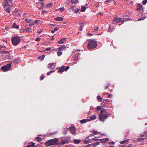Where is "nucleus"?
<instances>
[{
	"label": "nucleus",
	"mask_w": 147,
	"mask_h": 147,
	"mask_svg": "<svg viewBox=\"0 0 147 147\" xmlns=\"http://www.w3.org/2000/svg\"><path fill=\"white\" fill-rule=\"evenodd\" d=\"M88 47L89 49H92L96 48L97 46L96 41L94 39H90L88 40Z\"/></svg>",
	"instance_id": "1"
},
{
	"label": "nucleus",
	"mask_w": 147,
	"mask_h": 147,
	"mask_svg": "<svg viewBox=\"0 0 147 147\" xmlns=\"http://www.w3.org/2000/svg\"><path fill=\"white\" fill-rule=\"evenodd\" d=\"M58 140L57 138L53 139H50L47 141L45 143V145L47 146L50 145H56L58 144Z\"/></svg>",
	"instance_id": "2"
},
{
	"label": "nucleus",
	"mask_w": 147,
	"mask_h": 147,
	"mask_svg": "<svg viewBox=\"0 0 147 147\" xmlns=\"http://www.w3.org/2000/svg\"><path fill=\"white\" fill-rule=\"evenodd\" d=\"M20 41V38L18 36L13 37L11 39L12 42L14 46L18 45Z\"/></svg>",
	"instance_id": "3"
},
{
	"label": "nucleus",
	"mask_w": 147,
	"mask_h": 147,
	"mask_svg": "<svg viewBox=\"0 0 147 147\" xmlns=\"http://www.w3.org/2000/svg\"><path fill=\"white\" fill-rule=\"evenodd\" d=\"M5 48V47L4 46H1L0 47V54H1V56H3V54H2V53L5 55H6L9 54L10 53V51H6L4 50Z\"/></svg>",
	"instance_id": "4"
},
{
	"label": "nucleus",
	"mask_w": 147,
	"mask_h": 147,
	"mask_svg": "<svg viewBox=\"0 0 147 147\" xmlns=\"http://www.w3.org/2000/svg\"><path fill=\"white\" fill-rule=\"evenodd\" d=\"M11 66V63L7 64L6 65L2 66L1 67V69L2 71H6L10 69Z\"/></svg>",
	"instance_id": "5"
},
{
	"label": "nucleus",
	"mask_w": 147,
	"mask_h": 147,
	"mask_svg": "<svg viewBox=\"0 0 147 147\" xmlns=\"http://www.w3.org/2000/svg\"><path fill=\"white\" fill-rule=\"evenodd\" d=\"M115 22L117 23H121V24H123L125 22V21L121 18H115L113 19L112 22L113 24H115Z\"/></svg>",
	"instance_id": "6"
},
{
	"label": "nucleus",
	"mask_w": 147,
	"mask_h": 147,
	"mask_svg": "<svg viewBox=\"0 0 147 147\" xmlns=\"http://www.w3.org/2000/svg\"><path fill=\"white\" fill-rule=\"evenodd\" d=\"M69 68V66H67L65 68L64 65H63L61 67L58 72L59 73H62L64 71H67Z\"/></svg>",
	"instance_id": "7"
},
{
	"label": "nucleus",
	"mask_w": 147,
	"mask_h": 147,
	"mask_svg": "<svg viewBox=\"0 0 147 147\" xmlns=\"http://www.w3.org/2000/svg\"><path fill=\"white\" fill-rule=\"evenodd\" d=\"M108 117L107 114H103L102 115L99 116V120L101 121H104Z\"/></svg>",
	"instance_id": "8"
},
{
	"label": "nucleus",
	"mask_w": 147,
	"mask_h": 147,
	"mask_svg": "<svg viewBox=\"0 0 147 147\" xmlns=\"http://www.w3.org/2000/svg\"><path fill=\"white\" fill-rule=\"evenodd\" d=\"M90 139L89 138V137H88L84 140V143L87 144L88 143L92 142V141H90Z\"/></svg>",
	"instance_id": "9"
},
{
	"label": "nucleus",
	"mask_w": 147,
	"mask_h": 147,
	"mask_svg": "<svg viewBox=\"0 0 147 147\" xmlns=\"http://www.w3.org/2000/svg\"><path fill=\"white\" fill-rule=\"evenodd\" d=\"M63 19V18L60 17H57L54 19L55 20L57 21H62Z\"/></svg>",
	"instance_id": "10"
},
{
	"label": "nucleus",
	"mask_w": 147,
	"mask_h": 147,
	"mask_svg": "<svg viewBox=\"0 0 147 147\" xmlns=\"http://www.w3.org/2000/svg\"><path fill=\"white\" fill-rule=\"evenodd\" d=\"M97 99L99 102H100L102 101V98L99 95L98 96H97Z\"/></svg>",
	"instance_id": "11"
},
{
	"label": "nucleus",
	"mask_w": 147,
	"mask_h": 147,
	"mask_svg": "<svg viewBox=\"0 0 147 147\" xmlns=\"http://www.w3.org/2000/svg\"><path fill=\"white\" fill-rule=\"evenodd\" d=\"M90 121L89 119H84L80 121V123H84Z\"/></svg>",
	"instance_id": "12"
},
{
	"label": "nucleus",
	"mask_w": 147,
	"mask_h": 147,
	"mask_svg": "<svg viewBox=\"0 0 147 147\" xmlns=\"http://www.w3.org/2000/svg\"><path fill=\"white\" fill-rule=\"evenodd\" d=\"M70 129H69V130L71 132L72 134H74L75 133V128L73 127H70Z\"/></svg>",
	"instance_id": "13"
},
{
	"label": "nucleus",
	"mask_w": 147,
	"mask_h": 147,
	"mask_svg": "<svg viewBox=\"0 0 147 147\" xmlns=\"http://www.w3.org/2000/svg\"><path fill=\"white\" fill-rule=\"evenodd\" d=\"M105 112V109H102L100 112V114L99 116L102 115H103V113Z\"/></svg>",
	"instance_id": "14"
},
{
	"label": "nucleus",
	"mask_w": 147,
	"mask_h": 147,
	"mask_svg": "<svg viewBox=\"0 0 147 147\" xmlns=\"http://www.w3.org/2000/svg\"><path fill=\"white\" fill-rule=\"evenodd\" d=\"M86 7L84 6H81V11L82 12H84L86 10Z\"/></svg>",
	"instance_id": "15"
},
{
	"label": "nucleus",
	"mask_w": 147,
	"mask_h": 147,
	"mask_svg": "<svg viewBox=\"0 0 147 147\" xmlns=\"http://www.w3.org/2000/svg\"><path fill=\"white\" fill-rule=\"evenodd\" d=\"M8 1L9 0H5V3H4L3 5L5 7L9 5L8 4Z\"/></svg>",
	"instance_id": "16"
},
{
	"label": "nucleus",
	"mask_w": 147,
	"mask_h": 147,
	"mask_svg": "<svg viewBox=\"0 0 147 147\" xmlns=\"http://www.w3.org/2000/svg\"><path fill=\"white\" fill-rule=\"evenodd\" d=\"M74 141L75 144H78L80 142V141L78 139H75Z\"/></svg>",
	"instance_id": "17"
},
{
	"label": "nucleus",
	"mask_w": 147,
	"mask_h": 147,
	"mask_svg": "<svg viewBox=\"0 0 147 147\" xmlns=\"http://www.w3.org/2000/svg\"><path fill=\"white\" fill-rule=\"evenodd\" d=\"M12 26L13 28L16 29H18L19 28V26L18 25H17L15 23H14L13 24Z\"/></svg>",
	"instance_id": "18"
},
{
	"label": "nucleus",
	"mask_w": 147,
	"mask_h": 147,
	"mask_svg": "<svg viewBox=\"0 0 147 147\" xmlns=\"http://www.w3.org/2000/svg\"><path fill=\"white\" fill-rule=\"evenodd\" d=\"M96 117V116L95 115H94L91 116L90 117V119L91 120H93L95 119Z\"/></svg>",
	"instance_id": "19"
},
{
	"label": "nucleus",
	"mask_w": 147,
	"mask_h": 147,
	"mask_svg": "<svg viewBox=\"0 0 147 147\" xmlns=\"http://www.w3.org/2000/svg\"><path fill=\"white\" fill-rule=\"evenodd\" d=\"M64 43V41L63 40V38H61L60 40H59L57 42L58 44H63Z\"/></svg>",
	"instance_id": "20"
},
{
	"label": "nucleus",
	"mask_w": 147,
	"mask_h": 147,
	"mask_svg": "<svg viewBox=\"0 0 147 147\" xmlns=\"http://www.w3.org/2000/svg\"><path fill=\"white\" fill-rule=\"evenodd\" d=\"M25 21L27 23H30L31 22H32V19H26L25 20Z\"/></svg>",
	"instance_id": "21"
},
{
	"label": "nucleus",
	"mask_w": 147,
	"mask_h": 147,
	"mask_svg": "<svg viewBox=\"0 0 147 147\" xmlns=\"http://www.w3.org/2000/svg\"><path fill=\"white\" fill-rule=\"evenodd\" d=\"M74 58L75 60H77L78 58V54H75L74 55Z\"/></svg>",
	"instance_id": "22"
},
{
	"label": "nucleus",
	"mask_w": 147,
	"mask_h": 147,
	"mask_svg": "<svg viewBox=\"0 0 147 147\" xmlns=\"http://www.w3.org/2000/svg\"><path fill=\"white\" fill-rule=\"evenodd\" d=\"M65 46L63 45L62 47H60L59 48L57 49H60L62 50H63L65 49Z\"/></svg>",
	"instance_id": "23"
},
{
	"label": "nucleus",
	"mask_w": 147,
	"mask_h": 147,
	"mask_svg": "<svg viewBox=\"0 0 147 147\" xmlns=\"http://www.w3.org/2000/svg\"><path fill=\"white\" fill-rule=\"evenodd\" d=\"M108 140V139H105V140H104V139H99V140H100V142L102 143H105Z\"/></svg>",
	"instance_id": "24"
},
{
	"label": "nucleus",
	"mask_w": 147,
	"mask_h": 147,
	"mask_svg": "<svg viewBox=\"0 0 147 147\" xmlns=\"http://www.w3.org/2000/svg\"><path fill=\"white\" fill-rule=\"evenodd\" d=\"M52 3L51 2H50L49 3L45 5V6L46 7H50L52 6Z\"/></svg>",
	"instance_id": "25"
},
{
	"label": "nucleus",
	"mask_w": 147,
	"mask_h": 147,
	"mask_svg": "<svg viewBox=\"0 0 147 147\" xmlns=\"http://www.w3.org/2000/svg\"><path fill=\"white\" fill-rule=\"evenodd\" d=\"M128 141V140H125L123 141L120 142V143L121 144H125V143H126Z\"/></svg>",
	"instance_id": "26"
},
{
	"label": "nucleus",
	"mask_w": 147,
	"mask_h": 147,
	"mask_svg": "<svg viewBox=\"0 0 147 147\" xmlns=\"http://www.w3.org/2000/svg\"><path fill=\"white\" fill-rule=\"evenodd\" d=\"M96 112H97L100 110L101 109V107L99 106H97L96 108Z\"/></svg>",
	"instance_id": "27"
},
{
	"label": "nucleus",
	"mask_w": 147,
	"mask_h": 147,
	"mask_svg": "<svg viewBox=\"0 0 147 147\" xmlns=\"http://www.w3.org/2000/svg\"><path fill=\"white\" fill-rule=\"evenodd\" d=\"M6 11L8 13H9L10 12V9L9 7H7L5 9Z\"/></svg>",
	"instance_id": "28"
},
{
	"label": "nucleus",
	"mask_w": 147,
	"mask_h": 147,
	"mask_svg": "<svg viewBox=\"0 0 147 147\" xmlns=\"http://www.w3.org/2000/svg\"><path fill=\"white\" fill-rule=\"evenodd\" d=\"M146 18V17H143L142 18H139L138 19V21H140L141 20H144Z\"/></svg>",
	"instance_id": "29"
},
{
	"label": "nucleus",
	"mask_w": 147,
	"mask_h": 147,
	"mask_svg": "<svg viewBox=\"0 0 147 147\" xmlns=\"http://www.w3.org/2000/svg\"><path fill=\"white\" fill-rule=\"evenodd\" d=\"M62 53V52L61 51H59L57 53V54L59 56L61 55Z\"/></svg>",
	"instance_id": "30"
},
{
	"label": "nucleus",
	"mask_w": 147,
	"mask_h": 147,
	"mask_svg": "<svg viewBox=\"0 0 147 147\" xmlns=\"http://www.w3.org/2000/svg\"><path fill=\"white\" fill-rule=\"evenodd\" d=\"M68 142V141L67 140H63L62 142L61 143L63 144H65L67 143Z\"/></svg>",
	"instance_id": "31"
},
{
	"label": "nucleus",
	"mask_w": 147,
	"mask_h": 147,
	"mask_svg": "<svg viewBox=\"0 0 147 147\" xmlns=\"http://www.w3.org/2000/svg\"><path fill=\"white\" fill-rule=\"evenodd\" d=\"M99 29V28L98 26H96L94 28V29L93 30H94V31H97Z\"/></svg>",
	"instance_id": "32"
},
{
	"label": "nucleus",
	"mask_w": 147,
	"mask_h": 147,
	"mask_svg": "<svg viewBox=\"0 0 147 147\" xmlns=\"http://www.w3.org/2000/svg\"><path fill=\"white\" fill-rule=\"evenodd\" d=\"M146 138H140L139 140H138L140 141V142H141V141H143L144 140V139H146Z\"/></svg>",
	"instance_id": "33"
},
{
	"label": "nucleus",
	"mask_w": 147,
	"mask_h": 147,
	"mask_svg": "<svg viewBox=\"0 0 147 147\" xmlns=\"http://www.w3.org/2000/svg\"><path fill=\"white\" fill-rule=\"evenodd\" d=\"M100 142H97L95 143H94L92 145L94 146H96L97 145H98L99 143H100Z\"/></svg>",
	"instance_id": "34"
},
{
	"label": "nucleus",
	"mask_w": 147,
	"mask_h": 147,
	"mask_svg": "<svg viewBox=\"0 0 147 147\" xmlns=\"http://www.w3.org/2000/svg\"><path fill=\"white\" fill-rule=\"evenodd\" d=\"M147 3V0H144L142 1V3L143 5H145Z\"/></svg>",
	"instance_id": "35"
},
{
	"label": "nucleus",
	"mask_w": 147,
	"mask_h": 147,
	"mask_svg": "<svg viewBox=\"0 0 147 147\" xmlns=\"http://www.w3.org/2000/svg\"><path fill=\"white\" fill-rule=\"evenodd\" d=\"M54 71H50L48 72L47 73V74L48 75H50L53 72H54Z\"/></svg>",
	"instance_id": "36"
},
{
	"label": "nucleus",
	"mask_w": 147,
	"mask_h": 147,
	"mask_svg": "<svg viewBox=\"0 0 147 147\" xmlns=\"http://www.w3.org/2000/svg\"><path fill=\"white\" fill-rule=\"evenodd\" d=\"M59 9L61 12H63L64 11V7H61L59 8Z\"/></svg>",
	"instance_id": "37"
},
{
	"label": "nucleus",
	"mask_w": 147,
	"mask_h": 147,
	"mask_svg": "<svg viewBox=\"0 0 147 147\" xmlns=\"http://www.w3.org/2000/svg\"><path fill=\"white\" fill-rule=\"evenodd\" d=\"M142 7H138V8H137V10L138 11H140L142 10Z\"/></svg>",
	"instance_id": "38"
},
{
	"label": "nucleus",
	"mask_w": 147,
	"mask_h": 147,
	"mask_svg": "<svg viewBox=\"0 0 147 147\" xmlns=\"http://www.w3.org/2000/svg\"><path fill=\"white\" fill-rule=\"evenodd\" d=\"M45 77V76L44 75H42L40 77V79L41 80H42L44 79Z\"/></svg>",
	"instance_id": "39"
},
{
	"label": "nucleus",
	"mask_w": 147,
	"mask_h": 147,
	"mask_svg": "<svg viewBox=\"0 0 147 147\" xmlns=\"http://www.w3.org/2000/svg\"><path fill=\"white\" fill-rule=\"evenodd\" d=\"M30 30V28H25V31L26 32L29 31Z\"/></svg>",
	"instance_id": "40"
},
{
	"label": "nucleus",
	"mask_w": 147,
	"mask_h": 147,
	"mask_svg": "<svg viewBox=\"0 0 147 147\" xmlns=\"http://www.w3.org/2000/svg\"><path fill=\"white\" fill-rule=\"evenodd\" d=\"M36 139L38 141H39L41 140V138L39 137H36Z\"/></svg>",
	"instance_id": "41"
},
{
	"label": "nucleus",
	"mask_w": 147,
	"mask_h": 147,
	"mask_svg": "<svg viewBox=\"0 0 147 147\" xmlns=\"http://www.w3.org/2000/svg\"><path fill=\"white\" fill-rule=\"evenodd\" d=\"M40 40V38L39 37H37L36 38V40L37 41H39Z\"/></svg>",
	"instance_id": "42"
},
{
	"label": "nucleus",
	"mask_w": 147,
	"mask_h": 147,
	"mask_svg": "<svg viewBox=\"0 0 147 147\" xmlns=\"http://www.w3.org/2000/svg\"><path fill=\"white\" fill-rule=\"evenodd\" d=\"M111 1V2H114V0H108L107 1H106L105 2L107 3H108L109 2Z\"/></svg>",
	"instance_id": "43"
},
{
	"label": "nucleus",
	"mask_w": 147,
	"mask_h": 147,
	"mask_svg": "<svg viewBox=\"0 0 147 147\" xmlns=\"http://www.w3.org/2000/svg\"><path fill=\"white\" fill-rule=\"evenodd\" d=\"M9 55H9H5V56L8 59H10L11 58V57Z\"/></svg>",
	"instance_id": "44"
},
{
	"label": "nucleus",
	"mask_w": 147,
	"mask_h": 147,
	"mask_svg": "<svg viewBox=\"0 0 147 147\" xmlns=\"http://www.w3.org/2000/svg\"><path fill=\"white\" fill-rule=\"evenodd\" d=\"M80 10V9H77L74 12L75 13H76L79 12V11Z\"/></svg>",
	"instance_id": "45"
},
{
	"label": "nucleus",
	"mask_w": 147,
	"mask_h": 147,
	"mask_svg": "<svg viewBox=\"0 0 147 147\" xmlns=\"http://www.w3.org/2000/svg\"><path fill=\"white\" fill-rule=\"evenodd\" d=\"M47 12V11H45V10L42 9V12L41 14H42L43 13H45L46 12Z\"/></svg>",
	"instance_id": "46"
},
{
	"label": "nucleus",
	"mask_w": 147,
	"mask_h": 147,
	"mask_svg": "<svg viewBox=\"0 0 147 147\" xmlns=\"http://www.w3.org/2000/svg\"><path fill=\"white\" fill-rule=\"evenodd\" d=\"M34 24V23L32 22H31L29 25V26L30 27H31Z\"/></svg>",
	"instance_id": "47"
},
{
	"label": "nucleus",
	"mask_w": 147,
	"mask_h": 147,
	"mask_svg": "<svg viewBox=\"0 0 147 147\" xmlns=\"http://www.w3.org/2000/svg\"><path fill=\"white\" fill-rule=\"evenodd\" d=\"M51 49V47H48L46 48V50L47 51H50Z\"/></svg>",
	"instance_id": "48"
},
{
	"label": "nucleus",
	"mask_w": 147,
	"mask_h": 147,
	"mask_svg": "<svg viewBox=\"0 0 147 147\" xmlns=\"http://www.w3.org/2000/svg\"><path fill=\"white\" fill-rule=\"evenodd\" d=\"M41 5L42 6H45V4L43 2H42L41 3Z\"/></svg>",
	"instance_id": "49"
},
{
	"label": "nucleus",
	"mask_w": 147,
	"mask_h": 147,
	"mask_svg": "<svg viewBox=\"0 0 147 147\" xmlns=\"http://www.w3.org/2000/svg\"><path fill=\"white\" fill-rule=\"evenodd\" d=\"M58 30V28H57L56 27V28H54V30L55 31H57Z\"/></svg>",
	"instance_id": "50"
},
{
	"label": "nucleus",
	"mask_w": 147,
	"mask_h": 147,
	"mask_svg": "<svg viewBox=\"0 0 147 147\" xmlns=\"http://www.w3.org/2000/svg\"><path fill=\"white\" fill-rule=\"evenodd\" d=\"M98 133V132H96V131H94L93 132V134L94 135H96Z\"/></svg>",
	"instance_id": "51"
},
{
	"label": "nucleus",
	"mask_w": 147,
	"mask_h": 147,
	"mask_svg": "<svg viewBox=\"0 0 147 147\" xmlns=\"http://www.w3.org/2000/svg\"><path fill=\"white\" fill-rule=\"evenodd\" d=\"M92 140H94L95 141H96L99 139L96 138H93Z\"/></svg>",
	"instance_id": "52"
},
{
	"label": "nucleus",
	"mask_w": 147,
	"mask_h": 147,
	"mask_svg": "<svg viewBox=\"0 0 147 147\" xmlns=\"http://www.w3.org/2000/svg\"><path fill=\"white\" fill-rule=\"evenodd\" d=\"M114 142H110L109 143V144H114Z\"/></svg>",
	"instance_id": "53"
},
{
	"label": "nucleus",
	"mask_w": 147,
	"mask_h": 147,
	"mask_svg": "<svg viewBox=\"0 0 147 147\" xmlns=\"http://www.w3.org/2000/svg\"><path fill=\"white\" fill-rule=\"evenodd\" d=\"M108 88V86L107 85H105V89H107Z\"/></svg>",
	"instance_id": "54"
},
{
	"label": "nucleus",
	"mask_w": 147,
	"mask_h": 147,
	"mask_svg": "<svg viewBox=\"0 0 147 147\" xmlns=\"http://www.w3.org/2000/svg\"><path fill=\"white\" fill-rule=\"evenodd\" d=\"M39 20H36L35 21V23L36 24V23H38V22Z\"/></svg>",
	"instance_id": "55"
},
{
	"label": "nucleus",
	"mask_w": 147,
	"mask_h": 147,
	"mask_svg": "<svg viewBox=\"0 0 147 147\" xmlns=\"http://www.w3.org/2000/svg\"><path fill=\"white\" fill-rule=\"evenodd\" d=\"M42 32V30H40L38 32V33L39 34H40Z\"/></svg>",
	"instance_id": "56"
},
{
	"label": "nucleus",
	"mask_w": 147,
	"mask_h": 147,
	"mask_svg": "<svg viewBox=\"0 0 147 147\" xmlns=\"http://www.w3.org/2000/svg\"><path fill=\"white\" fill-rule=\"evenodd\" d=\"M63 40L64 41V42H65V41H66V38H63Z\"/></svg>",
	"instance_id": "57"
},
{
	"label": "nucleus",
	"mask_w": 147,
	"mask_h": 147,
	"mask_svg": "<svg viewBox=\"0 0 147 147\" xmlns=\"http://www.w3.org/2000/svg\"><path fill=\"white\" fill-rule=\"evenodd\" d=\"M67 131H64V132H63V134L64 135H66L67 134Z\"/></svg>",
	"instance_id": "58"
},
{
	"label": "nucleus",
	"mask_w": 147,
	"mask_h": 147,
	"mask_svg": "<svg viewBox=\"0 0 147 147\" xmlns=\"http://www.w3.org/2000/svg\"><path fill=\"white\" fill-rule=\"evenodd\" d=\"M80 29L81 30H82V26H80Z\"/></svg>",
	"instance_id": "59"
},
{
	"label": "nucleus",
	"mask_w": 147,
	"mask_h": 147,
	"mask_svg": "<svg viewBox=\"0 0 147 147\" xmlns=\"http://www.w3.org/2000/svg\"><path fill=\"white\" fill-rule=\"evenodd\" d=\"M55 32V31L54 30H53L51 31V32L52 33H54Z\"/></svg>",
	"instance_id": "60"
},
{
	"label": "nucleus",
	"mask_w": 147,
	"mask_h": 147,
	"mask_svg": "<svg viewBox=\"0 0 147 147\" xmlns=\"http://www.w3.org/2000/svg\"><path fill=\"white\" fill-rule=\"evenodd\" d=\"M45 56L44 55H42V58L41 59L42 60H43Z\"/></svg>",
	"instance_id": "61"
},
{
	"label": "nucleus",
	"mask_w": 147,
	"mask_h": 147,
	"mask_svg": "<svg viewBox=\"0 0 147 147\" xmlns=\"http://www.w3.org/2000/svg\"><path fill=\"white\" fill-rule=\"evenodd\" d=\"M31 146H34V143H32L31 144Z\"/></svg>",
	"instance_id": "62"
},
{
	"label": "nucleus",
	"mask_w": 147,
	"mask_h": 147,
	"mask_svg": "<svg viewBox=\"0 0 147 147\" xmlns=\"http://www.w3.org/2000/svg\"><path fill=\"white\" fill-rule=\"evenodd\" d=\"M31 145H28L27 147H31Z\"/></svg>",
	"instance_id": "63"
},
{
	"label": "nucleus",
	"mask_w": 147,
	"mask_h": 147,
	"mask_svg": "<svg viewBox=\"0 0 147 147\" xmlns=\"http://www.w3.org/2000/svg\"><path fill=\"white\" fill-rule=\"evenodd\" d=\"M56 133V132H54V133H51V134H50L51 135L54 134H55Z\"/></svg>",
	"instance_id": "64"
}]
</instances>
